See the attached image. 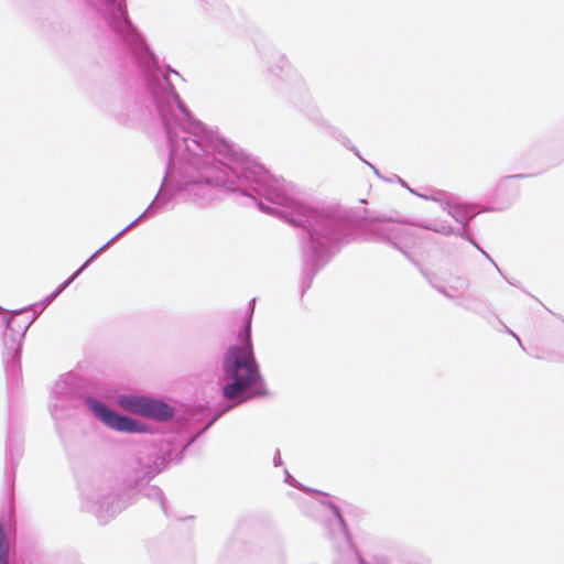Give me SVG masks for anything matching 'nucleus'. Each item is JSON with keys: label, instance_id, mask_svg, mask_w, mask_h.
<instances>
[{"label": "nucleus", "instance_id": "obj_1", "mask_svg": "<svg viewBox=\"0 0 564 564\" xmlns=\"http://www.w3.org/2000/svg\"><path fill=\"white\" fill-rule=\"evenodd\" d=\"M224 371L231 380L223 389V395L227 400H234L249 388L262 381L259 366L253 355L251 344L250 324L246 325L243 347H231L224 358Z\"/></svg>", "mask_w": 564, "mask_h": 564}, {"label": "nucleus", "instance_id": "obj_2", "mask_svg": "<svg viewBox=\"0 0 564 564\" xmlns=\"http://www.w3.org/2000/svg\"><path fill=\"white\" fill-rule=\"evenodd\" d=\"M118 404L122 410L144 417L166 420L173 415L166 403L147 397L121 395Z\"/></svg>", "mask_w": 564, "mask_h": 564}, {"label": "nucleus", "instance_id": "obj_3", "mask_svg": "<svg viewBox=\"0 0 564 564\" xmlns=\"http://www.w3.org/2000/svg\"><path fill=\"white\" fill-rule=\"evenodd\" d=\"M88 405L94 414L108 427L119 431V432H128V433H141L145 431V427L142 423L117 414L110 409H108L104 403L89 399Z\"/></svg>", "mask_w": 564, "mask_h": 564}, {"label": "nucleus", "instance_id": "obj_4", "mask_svg": "<svg viewBox=\"0 0 564 564\" xmlns=\"http://www.w3.org/2000/svg\"><path fill=\"white\" fill-rule=\"evenodd\" d=\"M0 564H8V544L3 527L0 524Z\"/></svg>", "mask_w": 564, "mask_h": 564}, {"label": "nucleus", "instance_id": "obj_5", "mask_svg": "<svg viewBox=\"0 0 564 564\" xmlns=\"http://www.w3.org/2000/svg\"><path fill=\"white\" fill-rule=\"evenodd\" d=\"M329 514L336 527H341L344 524L343 518L336 510H329Z\"/></svg>", "mask_w": 564, "mask_h": 564}, {"label": "nucleus", "instance_id": "obj_6", "mask_svg": "<svg viewBox=\"0 0 564 564\" xmlns=\"http://www.w3.org/2000/svg\"><path fill=\"white\" fill-rule=\"evenodd\" d=\"M79 271H77L73 276H70V279L65 283V285H67L68 283H70L75 276L78 274Z\"/></svg>", "mask_w": 564, "mask_h": 564}]
</instances>
